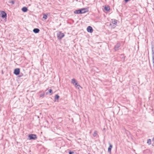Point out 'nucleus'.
Here are the masks:
<instances>
[{
    "label": "nucleus",
    "instance_id": "1",
    "mask_svg": "<svg viewBox=\"0 0 154 154\" xmlns=\"http://www.w3.org/2000/svg\"><path fill=\"white\" fill-rule=\"evenodd\" d=\"M71 83L73 85H75L76 88H77L78 89H79V87H81L80 85L74 79H72Z\"/></svg>",
    "mask_w": 154,
    "mask_h": 154
},
{
    "label": "nucleus",
    "instance_id": "2",
    "mask_svg": "<svg viewBox=\"0 0 154 154\" xmlns=\"http://www.w3.org/2000/svg\"><path fill=\"white\" fill-rule=\"evenodd\" d=\"M58 39L59 40L61 39L64 36V34L63 33H62L61 32H60L57 34Z\"/></svg>",
    "mask_w": 154,
    "mask_h": 154
},
{
    "label": "nucleus",
    "instance_id": "3",
    "mask_svg": "<svg viewBox=\"0 0 154 154\" xmlns=\"http://www.w3.org/2000/svg\"><path fill=\"white\" fill-rule=\"evenodd\" d=\"M28 137L29 138V140H35L37 138V136L35 134H30L29 135Z\"/></svg>",
    "mask_w": 154,
    "mask_h": 154
},
{
    "label": "nucleus",
    "instance_id": "4",
    "mask_svg": "<svg viewBox=\"0 0 154 154\" xmlns=\"http://www.w3.org/2000/svg\"><path fill=\"white\" fill-rule=\"evenodd\" d=\"M20 73V69L19 68H17L14 69V73L16 75H18Z\"/></svg>",
    "mask_w": 154,
    "mask_h": 154
},
{
    "label": "nucleus",
    "instance_id": "5",
    "mask_svg": "<svg viewBox=\"0 0 154 154\" xmlns=\"http://www.w3.org/2000/svg\"><path fill=\"white\" fill-rule=\"evenodd\" d=\"M111 21V23L113 25L112 27L114 28L116 27L117 21L115 19H112Z\"/></svg>",
    "mask_w": 154,
    "mask_h": 154
},
{
    "label": "nucleus",
    "instance_id": "6",
    "mask_svg": "<svg viewBox=\"0 0 154 154\" xmlns=\"http://www.w3.org/2000/svg\"><path fill=\"white\" fill-rule=\"evenodd\" d=\"M87 30L88 32L90 33L92 32L93 30L92 27L90 26H88L87 27Z\"/></svg>",
    "mask_w": 154,
    "mask_h": 154
},
{
    "label": "nucleus",
    "instance_id": "7",
    "mask_svg": "<svg viewBox=\"0 0 154 154\" xmlns=\"http://www.w3.org/2000/svg\"><path fill=\"white\" fill-rule=\"evenodd\" d=\"M1 17L3 19L6 18V17L7 15V14L5 11H1Z\"/></svg>",
    "mask_w": 154,
    "mask_h": 154
},
{
    "label": "nucleus",
    "instance_id": "8",
    "mask_svg": "<svg viewBox=\"0 0 154 154\" xmlns=\"http://www.w3.org/2000/svg\"><path fill=\"white\" fill-rule=\"evenodd\" d=\"M152 62L153 64V67H154V49L153 47L152 48Z\"/></svg>",
    "mask_w": 154,
    "mask_h": 154
},
{
    "label": "nucleus",
    "instance_id": "9",
    "mask_svg": "<svg viewBox=\"0 0 154 154\" xmlns=\"http://www.w3.org/2000/svg\"><path fill=\"white\" fill-rule=\"evenodd\" d=\"M81 10V13L83 14L88 11V10L87 8H84L80 9Z\"/></svg>",
    "mask_w": 154,
    "mask_h": 154
},
{
    "label": "nucleus",
    "instance_id": "10",
    "mask_svg": "<svg viewBox=\"0 0 154 154\" xmlns=\"http://www.w3.org/2000/svg\"><path fill=\"white\" fill-rule=\"evenodd\" d=\"M120 46V44L119 43H118L115 46L114 49L115 51H117L118 50V48Z\"/></svg>",
    "mask_w": 154,
    "mask_h": 154
},
{
    "label": "nucleus",
    "instance_id": "11",
    "mask_svg": "<svg viewBox=\"0 0 154 154\" xmlns=\"http://www.w3.org/2000/svg\"><path fill=\"white\" fill-rule=\"evenodd\" d=\"M109 146L108 148V152H109L111 153V149H112V145L110 143H109Z\"/></svg>",
    "mask_w": 154,
    "mask_h": 154
},
{
    "label": "nucleus",
    "instance_id": "12",
    "mask_svg": "<svg viewBox=\"0 0 154 154\" xmlns=\"http://www.w3.org/2000/svg\"><path fill=\"white\" fill-rule=\"evenodd\" d=\"M33 31L35 33H37L39 32L40 31V30L38 28H34L33 30Z\"/></svg>",
    "mask_w": 154,
    "mask_h": 154
},
{
    "label": "nucleus",
    "instance_id": "13",
    "mask_svg": "<svg viewBox=\"0 0 154 154\" xmlns=\"http://www.w3.org/2000/svg\"><path fill=\"white\" fill-rule=\"evenodd\" d=\"M74 13L75 14H82L81 10L80 9L76 10L74 11Z\"/></svg>",
    "mask_w": 154,
    "mask_h": 154
},
{
    "label": "nucleus",
    "instance_id": "14",
    "mask_svg": "<svg viewBox=\"0 0 154 154\" xmlns=\"http://www.w3.org/2000/svg\"><path fill=\"white\" fill-rule=\"evenodd\" d=\"M59 97V96L58 94L56 95L54 97V101H58Z\"/></svg>",
    "mask_w": 154,
    "mask_h": 154
},
{
    "label": "nucleus",
    "instance_id": "15",
    "mask_svg": "<svg viewBox=\"0 0 154 154\" xmlns=\"http://www.w3.org/2000/svg\"><path fill=\"white\" fill-rule=\"evenodd\" d=\"M28 10L27 8L26 7H24L22 8V11L24 12H26Z\"/></svg>",
    "mask_w": 154,
    "mask_h": 154
},
{
    "label": "nucleus",
    "instance_id": "16",
    "mask_svg": "<svg viewBox=\"0 0 154 154\" xmlns=\"http://www.w3.org/2000/svg\"><path fill=\"white\" fill-rule=\"evenodd\" d=\"M104 9L106 11H108L110 10V8L109 6H105Z\"/></svg>",
    "mask_w": 154,
    "mask_h": 154
},
{
    "label": "nucleus",
    "instance_id": "17",
    "mask_svg": "<svg viewBox=\"0 0 154 154\" xmlns=\"http://www.w3.org/2000/svg\"><path fill=\"white\" fill-rule=\"evenodd\" d=\"M43 18L45 20H46L47 18V15L45 14H43Z\"/></svg>",
    "mask_w": 154,
    "mask_h": 154
},
{
    "label": "nucleus",
    "instance_id": "18",
    "mask_svg": "<svg viewBox=\"0 0 154 154\" xmlns=\"http://www.w3.org/2000/svg\"><path fill=\"white\" fill-rule=\"evenodd\" d=\"M147 143L150 145L151 144V140L150 139H148L147 140Z\"/></svg>",
    "mask_w": 154,
    "mask_h": 154
},
{
    "label": "nucleus",
    "instance_id": "19",
    "mask_svg": "<svg viewBox=\"0 0 154 154\" xmlns=\"http://www.w3.org/2000/svg\"><path fill=\"white\" fill-rule=\"evenodd\" d=\"M97 131H94V133L93 134V136L94 137H95L97 136Z\"/></svg>",
    "mask_w": 154,
    "mask_h": 154
},
{
    "label": "nucleus",
    "instance_id": "20",
    "mask_svg": "<svg viewBox=\"0 0 154 154\" xmlns=\"http://www.w3.org/2000/svg\"><path fill=\"white\" fill-rule=\"evenodd\" d=\"M8 2L9 3H11L12 4H14L15 3V1L14 0L10 1Z\"/></svg>",
    "mask_w": 154,
    "mask_h": 154
},
{
    "label": "nucleus",
    "instance_id": "21",
    "mask_svg": "<svg viewBox=\"0 0 154 154\" xmlns=\"http://www.w3.org/2000/svg\"><path fill=\"white\" fill-rule=\"evenodd\" d=\"M69 154H74V152L73 151H69Z\"/></svg>",
    "mask_w": 154,
    "mask_h": 154
},
{
    "label": "nucleus",
    "instance_id": "22",
    "mask_svg": "<svg viewBox=\"0 0 154 154\" xmlns=\"http://www.w3.org/2000/svg\"><path fill=\"white\" fill-rule=\"evenodd\" d=\"M49 93H51V94L53 92H52V90L51 89H49Z\"/></svg>",
    "mask_w": 154,
    "mask_h": 154
},
{
    "label": "nucleus",
    "instance_id": "23",
    "mask_svg": "<svg viewBox=\"0 0 154 154\" xmlns=\"http://www.w3.org/2000/svg\"><path fill=\"white\" fill-rule=\"evenodd\" d=\"M44 95V93L43 94H41L40 95V97H43Z\"/></svg>",
    "mask_w": 154,
    "mask_h": 154
},
{
    "label": "nucleus",
    "instance_id": "24",
    "mask_svg": "<svg viewBox=\"0 0 154 154\" xmlns=\"http://www.w3.org/2000/svg\"><path fill=\"white\" fill-rule=\"evenodd\" d=\"M130 0H125V2H126V3H127V2H128L130 1Z\"/></svg>",
    "mask_w": 154,
    "mask_h": 154
},
{
    "label": "nucleus",
    "instance_id": "25",
    "mask_svg": "<svg viewBox=\"0 0 154 154\" xmlns=\"http://www.w3.org/2000/svg\"><path fill=\"white\" fill-rule=\"evenodd\" d=\"M23 75V74H20V75H19V76H18V77H20L22 76Z\"/></svg>",
    "mask_w": 154,
    "mask_h": 154
},
{
    "label": "nucleus",
    "instance_id": "26",
    "mask_svg": "<svg viewBox=\"0 0 154 154\" xmlns=\"http://www.w3.org/2000/svg\"><path fill=\"white\" fill-rule=\"evenodd\" d=\"M123 57V59H124V60L125 59V57Z\"/></svg>",
    "mask_w": 154,
    "mask_h": 154
},
{
    "label": "nucleus",
    "instance_id": "27",
    "mask_svg": "<svg viewBox=\"0 0 154 154\" xmlns=\"http://www.w3.org/2000/svg\"><path fill=\"white\" fill-rule=\"evenodd\" d=\"M153 141H154V137L153 138Z\"/></svg>",
    "mask_w": 154,
    "mask_h": 154
},
{
    "label": "nucleus",
    "instance_id": "28",
    "mask_svg": "<svg viewBox=\"0 0 154 154\" xmlns=\"http://www.w3.org/2000/svg\"><path fill=\"white\" fill-rule=\"evenodd\" d=\"M110 26H111V25H112V23H110Z\"/></svg>",
    "mask_w": 154,
    "mask_h": 154
},
{
    "label": "nucleus",
    "instance_id": "29",
    "mask_svg": "<svg viewBox=\"0 0 154 154\" xmlns=\"http://www.w3.org/2000/svg\"><path fill=\"white\" fill-rule=\"evenodd\" d=\"M88 154H90V153H88Z\"/></svg>",
    "mask_w": 154,
    "mask_h": 154
}]
</instances>
